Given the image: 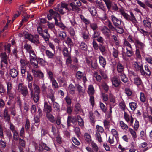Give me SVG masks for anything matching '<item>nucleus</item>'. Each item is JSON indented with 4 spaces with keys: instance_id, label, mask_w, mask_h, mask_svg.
Wrapping results in <instances>:
<instances>
[{
    "instance_id": "obj_1",
    "label": "nucleus",
    "mask_w": 152,
    "mask_h": 152,
    "mask_svg": "<svg viewBox=\"0 0 152 152\" xmlns=\"http://www.w3.org/2000/svg\"><path fill=\"white\" fill-rule=\"evenodd\" d=\"M21 63V72L22 76H25L27 68L28 67V62L25 59H21L20 61Z\"/></svg>"
},
{
    "instance_id": "obj_2",
    "label": "nucleus",
    "mask_w": 152,
    "mask_h": 152,
    "mask_svg": "<svg viewBox=\"0 0 152 152\" xmlns=\"http://www.w3.org/2000/svg\"><path fill=\"white\" fill-rule=\"evenodd\" d=\"M67 6V4L64 3H61L58 4L57 6L55 7V10L56 11L59 12L61 14H63L65 13L63 11L64 8H65L66 10H69Z\"/></svg>"
},
{
    "instance_id": "obj_3",
    "label": "nucleus",
    "mask_w": 152,
    "mask_h": 152,
    "mask_svg": "<svg viewBox=\"0 0 152 152\" xmlns=\"http://www.w3.org/2000/svg\"><path fill=\"white\" fill-rule=\"evenodd\" d=\"M18 90L24 96H26L28 93V90L26 86H24L22 83H20L18 86Z\"/></svg>"
},
{
    "instance_id": "obj_4",
    "label": "nucleus",
    "mask_w": 152,
    "mask_h": 152,
    "mask_svg": "<svg viewBox=\"0 0 152 152\" xmlns=\"http://www.w3.org/2000/svg\"><path fill=\"white\" fill-rule=\"evenodd\" d=\"M133 66L136 70L140 71L142 75H145V73L143 69L142 65L141 63L134 62L133 63Z\"/></svg>"
},
{
    "instance_id": "obj_5",
    "label": "nucleus",
    "mask_w": 152,
    "mask_h": 152,
    "mask_svg": "<svg viewBox=\"0 0 152 152\" xmlns=\"http://www.w3.org/2000/svg\"><path fill=\"white\" fill-rule=\"evenodd\" d=\"M111 19L114 25L116 27L120 26V25H121L122 23H123L121 19L118 18L113 15H111Z\"/></svg>"
},
{
    "instance_id": "obj_6",
    "label": "nucleus",
    "mask_w": 152,
    "mask_h": 152,
    "mask_svg": "<svg viewBox=\"0 0 152 152\" xmlns=\"http://www.w3.org/2000/svg\"><path fill=\"white\" fill-rule=\"evenodd\" d=\"M91 147H86V149L88 152H98L99 151V147L96 143H91Z\"/></svg>"
},
{
    "instance_id": "obj_7",
    "label": "nucleus",
    "mask_w": 152,
    "mask_h": 152,
    "mask_svg": "<svg viewBox=\"0 0 152 152\" xmlns=\"http://www.w3.org/2000/svg\"><path fill=\"white\" fill-rule=\"evenodd\" d=\"M1 67H7L8 64L7 57L5 53H1Z\"/></svg>"
},
{
    "instance_id": "obj_8",
    "label": "nucleus",
    "mask_w": 152,
    "mask_h": 152,
    "mask_svg": "<svg viewBox=\"0 0 152 152\" xmlns=\"http://www.w3.org/2000/svg\"><path fill=\"white\" fill-rule=\"evenodd\" d=\"M102 33L107 38H109L110 35V31L108 27L104 26L101 28Z\"/></svg>"
},
{
    "instance_id": "obj_9",
    "label": "nucleus",
    "mask_w": 152,
    "mask_h": 152,
    "mask_svg": "<svg viewBox=\"0 0 152 152\" xmlns=\"http://www.w3.org/2000/svg\"><path fill=\"white\" fill-rule=\"evenodd\" d=\"M32 72L34 76L35 77H38L39 78L43 79L44 77V74L40 70L36 71L33 69Z\"/></svg>"
},
{
    "instance_id": "obj_10",
    "label": "nucleus",
    "mask_w": 152,
    "mask_h": 152,
    "mask_svg": "<svg viewBox=\"0 0 152 152\" xmlns=\"http://www.w3.org/2000/svg\"><path fill=\"white\" fill-rule=\"evenodd\" d=\"M134 44L136 48L143 50L145 47V44L137 39H134Z\"/></svg>"
},
{
    "instance_id": "obj_11",
    "label": "nucleus",
    "mask_w": 152,
    "mask_h": 152,
    "mask_svg": "<svg viewBox=\"0 0 152 152\" xmlns=\"http://www.w3.org/2000/svg\"><path fill=\"white\" fill-rule=\"evenodd\" d=\"M124 116L125 120L127 122L130 123L131 125L133 124L134 121V119L131 116H130L126 112H124Z\"/></svg>"
},
{
    "instance_id": "obj_12",
    "label": "nucleus",
    "mask_w": 152,
    "mask_h": 152,
    "mask_svg": "<svg viewBox=\"0 0 152 152\" xmlns=\"http://www.w3.org/2000/svg\"><path fill=\"white\" fill-rule=\"evenodd\" d=\"M99 62L101 66L103 68H104L106 64V61L105 59L102 56H99L98 57Z\"/></svg>"
},
{
    "instance_id": "obj_13",
    "label": "nucleus",
    "mask_w": 152,
    "mask_h": 152,
    "mask_svg": "<svg viewBox=\"0 0 152 152\" xmlns=\"http://www.w3.org/2000/svg\"><path fill=\"white\" fill-rule=\"evenodd\" d=\"M113 85L115 87H118L120 84V80L115 76H114L111 79Z\"/></svg>"
},
{
    "instance_id": "obj_14",
    "label": "nucleus",
    "mask_w": 152,
    "mask_h": 152,
    "mask_svg": "<svg viewBox=\"0 0 152 152\" xmlns=\"http://www.w3.org/2000/svg\"><path fill=\"white\" fill-rule=\"evenodd\" d=\"M25 38L26 39H28L31 42L34 43L36 42V40L33 36L31 34H29L28 33L25 34Z\"/></svg>"
},
{
    "instance_id": "obj_15",
    "label": "nucleus",
    "mask_w": 152,
    "mask_h": 152,
    "mask_svg": "<svg viewBox=\"0 0 152 152\" xmlns=\"http://www.w3.org/2000/svg\"><path fill=\"white\" fill-rule=\"evenodd\" d=\"M77 117H71L68 116L67 118V124L68 125L69 124L72 123L73 124H75L77 123Z\"/></svg>"
},
{
    "instance_id": "obj_16",
    "label": "nucleus",
    "mask_w": 152,
    "mask_h": 152,
    "mask_svg": "<svg viewBox=\"0 0 152 152\" xmlns=\"http://www.w3.org/2000/svg\"><path fill=\"white\" fill-rule=\"evenodd\" d=\"M18 71L17 69L15 68H12L10 69V74L12 78L15 77L18 75Z\"/></svg>"
},
{
    "instance_id": "obj_17",
    "label": "nucleus",
    "mask_w": 152,
    "mask_h": 152,
    "mask_svg": "<svg viewBox=\"0 0 152 152\" xmlns=\"http://www.w3.org/2000/svg\"><path fill=\"white\" fill-rule=\"evenodd\" d=\"M117 68L118 74L124 72V66L121 64L120 63H118L117 64Z\"/></svg>"
},
{
    "instance_id": "obj_18",
    "label": "nucleus",
    "mask_w": 152,
    "mask_h": 152,
    "mask_svg": "<svg viewBox=\"0 0 152 152\" xmlns=\"http://www.w3.org/2000/svg\"><path fill=\"white\" fill-rule=\"evenodd\" d=\"M75 86L79 94H83L85 93V89L79 84H76Z\"/></svg>"
},
{
    "instance_id": "obj_19",
    "label": "nucleus",
    "mask_w": 152,
    "mask_h": 152,
    "mask_svg": "<svg viewBox=\"0 0 152 152\" xmlns=\"http://www.w3.org/2000/svg\"><path fill=\"white\" fill-rule=\"evenodd\" d=\"M45 54L47 57L49 58L52 59L54 58V53L48 50H45Z\"/></svg>"
},
{
    "instance_id": "obj_20",
    "label": "nucleus",
    "mask_w": 152,
    "mask_h": 152,
    "mask_svg": "<svg viewBox=\"0 0 152 152\" xmlns=\"http://www.w3.org/2000/svg\"><path fill=\"white\" fill-rule=\"evenodd\" d=\"M44 110L46 111L47 113H49L51 112L52 110L51 107L46 102H44Z\"/></svg>"
},
{
    "instance_id": "obj_21",
    "label": "nucleus",
    "mask_w": 152,
    "mask_h": 152,
    "mask_svg": "<svg viewBox=\"0 0 152 152\" xmlns=\"http://www.w3.org/2000/svg\"><path fill=\"white\" fill-rule=\"evenodd\" d=\"M63 55L64 57L69 56H71L70 51H69L67 48L66 47H64L63 49Z\"/></svg>"
},
{
    "instance_id": "obj_22",
    "label": "nucleus",
    "mask_w": 152,
    "mask_h": 152,
    "mask_svg": "<svg viewBox=\"0 0 152 152\" xmlns=\"http://www.w3.org/2000/svg\"><path fill=\"white\" fill-rule=\"evenodd\" d=\"M74 110L76 114H78L82 112V110L79 103L77 102L76 104Z\"/></svg>"
},
{
    "instance_id": "obj_23",
    "label": "nucleus",
    "mask_w": 152,
    "mask_h": 152,
    "mask_svg": "<svg viewBox=\"0 0 152 152\" xmlns=\"http://www.w3.org/2000/svg\"><path fill=\"white\" fill-rule=\"evenodd\" d=\"M55 23L56 25L58 26L63 30H65L66 28V27L62 23L58 22V20L55 18Z\"/></svg>"
},
{
    "instance_id": "obj_24",
    "label": "nucleus",
    "mask_w": 152,
    "mask_h": 152,
    "mask_svg": "<svg viewBox=\"0 0 152 152\" xmlns=\"http://www.w3.org/2000/svg\"><path fill=\"white\" fill-rule=\"evenodd\" d=\"M134 79V83L137 86L141 84L142 83L141 79L137 76H135Z\"/></svg>"
},
{
    "instance_id": "obj_25",
    "label": "nucleus",
    "mask_w": 152,
    "mask_h": 152,
    "mask_svg": "<svg viewBox=\"0 0 152 152\" xmlns=\"http://www.w3.org/2000/svg\"><path fill=\"white\" fill-rule=\"evenodd\" d=\"M130 16H129L127 20L132 21L133 23H135L137 22V20L136 19L133 13L130 12Z\"/></svg>"
},
{
    "instance_id": "obj_26",
    "label": "nucleus",
    "mask_w": 152,
    "mask_h": 152,
    "mask_svg": "<svg viewBox=\"0 0 152 152\" xmlns=\"http://www.w3.org/2000/svg\"><path fill=\"white\" fill-rule=\"evenodd\" d=\"M144 25L145 28H150L151 27V23L150 22L149 19L146 18L143 21Z\"/></svg>"
},
{
    "instance_id": "obj_27",
    "label": "nucleus",
    "mask_w": 152,
    "mask_h": 152,
    "mask_svg": "<svg viewBox=\"0 0 152 152\" xmlns=\"http://www.w3.org/2000/svg\"><path fill=\"white\" fill-rule=\"evenodd\" d=\"M88 9L91 14L92 16H94L96 15V12L95 8L94 7H88Z\"/></svg>"
},
{
    "instance_id": "obj_28",
    "label": "nucleus",
    "mask_w": 152,
    "mask_h": 152,
    "mask_svg": "<svg viewBox=\"0 0 152 152\" xmlns=\"http://www.w3.org/2000/svg\"><path fill=\"white\" fill-rule=\"evenodd\" d=\"M112 54L113 57L115 58H118V55L119 54V52L118 51L117 49L115 48H113L112 50Z\"/></svg>"
},
{
    "instance_id": "obj_29",
    "label": "nucleus",
    "mask_w": 152,
    "mask_h": 152,
    "mask_svg": "<svg viewBox=\"0 0 152 152\" xmlns=\"http://www.w3.org/2000/svg\"><path fill=\"white\" fill-rule=\"evenodd\" d=\"M88 93L89 96L93 95L94 93V90L92 85H90L88 86Z\"/></svg>"
},
{
    "instance_id": "obj_30",
    "label": "nucleus",
    "mask_w": 152,
    "mask_h": 152,
    "mask_svg": "<svg viewBox=\"0 0 152 152\" xmlns=\"http://www.w3.org/2000/svg\"><path fill=\"white\" fill-rule=\"evenodd\" d=\"M24 48L26 51L28 53L31 52L33 50L31 45L28 44H26L24 45Z\"/></svg>"
},
{
    "instance_id": "obj_31",
    "label": "nucleus",
    "mask_w": 152,
    "mask_h": 152,
    "mask_svg": "<svg viewBox=\"0 0 152 152\" xmlns=\"http://www.w3.org/2000/svg\"><path fill=\"white\" fill-rule=\"evenodd\" d=\"M75 87L72 84H70L68 86V90L70 94H73L75 93Z\"/></svg>"
},
{
    "instance_id": "obj_32",
    "label": "nucleus",
    "mask_w": 152,
    "mask_h": 152,
    "mask_svg": "<svg viewBox=\"0 0 152 152\" xmlns=\"http://www.w3.org/2000/svg\"><path fill=\"white\" fill-rule=\"evenodd\" d=\"M4 119L6 121L9 122L10 121V115L8 114V111L6 109L4 110Z\"/></svg>"
},
{
    "instance_id": "obj_33",
    "label": "nucleus",
    "mask_w": 152,
    "mask_h": 152,
    "mask_svg": "<svg viewBox=\"0 0 152 152\" xmlns=\"http://www.w3.org/2000/svg\"><path fill=\"white\" fill-rule=\"evenodd\" d=\"M54 11L53 10H49L48 13L47 14V18L48 20H51L53 17Z\"/></svg>"
},
{
    "instance_id": "obj_34",
    "label": "nucleus",
    "mask_w": 152,
    "mask_h": 152,
    "mask_svg": "<svg viewBox=\"0 0 152 152\" xmlns=\"http://www.w3.org/2000/svg\"><path fill=\"white\" fill-rule=\"evenodd\" d=\"M126 52L125 53L126 55L128 57H131L133 54V52L132 49L128 48H126Z\"/></svg>"
},
{
    "instance_id": "obj_35",
    "label": "nucleus",
    "mask_w": 152,
    "mask_h": 152,
    "mask_svg": "<svg viewBox=\"0 0 152 152\" xmlns=\"http://www.w3.org/2000/svg\"><path fill=\"white\" fill-rule=\"evenodd\" d=\"M120 125L121 127L123 130H126L128 128V125L122 121H120Z\"/></svg>"
},
{
    "instance_id": "obj_36",
    "label": "nucleus",
    "mask_w": 152,
    "mask_h": 152,
    "mask_svg": "<svg viewBox=\"0 0 152 152\" xmlns=\"http://www.w3.org/2000/svg\"><path fill=\"white\" fill-rule=\"evenodd\" d=\"M129 105L130 109L133 111L135 110L137 107V104L135 102H129Z\"/></svg>"
},
{
    "instance_id": "obj_37",
    "label": "nucleus",
    "mask_w": 152,
    "mask_h": 152,
    "mask_svg": "<svg viewBox=\"0 0 152 152\" xmlns=\"http://www.w3.org/2000/svg\"><path fill=\"white\" fill-rule=\"evenodd\" d=\"M39 93H35L34 94L33 92V95L32 96L31 95V98H32L35 102L37 103L39 99Z\"/></svg>"
},
{
    "instance_id": "obj_38",
    "label": "nucleus",
    "mask_w": 152,
    "mask_h": 152,
    "mask_svg": "<svg viewBox=\"0 0 152 152\" xmlns=\"http://www.w3.org/2000/svg\"><path fill=\"white\" fill-rule=\"evenodd\" d=\"M7 86V91L12 90L13 86L12 82L10 81L6 82Z\"/></svg>"
},
{
    "instance_id": "obj_39",
    "label": "nucleus",
    "mask_w": 152,
    "mask_h": 152,
    "mask_svg": "<svg viewBox=\"0 0 152 152\" xmlns=\"http://www.w3.org/2000/svg\"><path fill=\"white\" fill-rule=\"evenodd\" d=\"M140 136L139 138L145 140L146 139V135L145 132L143 130L141 131L140 132Z\"/></svg>"
},
{
    "instance_id": "obj_40",
    "label": "nucleus",
    "mask_w": 152,
    "mask_h": 152,
    "mask_svg": "<svg viewBox=\"0 0 152 152\" xmlns=\"http://www.w3.org/2000/svg\"><path fill=\"white\" fill-rule=\"evenodd\" d=\"M121 77V80L124 82L126 83L127 82L128 79L126 75L122 73L119 74Z\"/></svg>"
},
{
    "instance_id": "obj_41",
    "label": "nucleus",
    "mask_w": 152,
    "mask_h": 152,
    "mask_svg": "<svg viewBox=\"0 0 152 152\" xmlns=\"http://www.w3.org/2000/svg\"><path fill=\"white\" fill-rule=\"evenodd\" d=\"M82 37L85 40H88L89 39V33L86 31H83L81 34Z\"/></svg>"
},
{
    "instance_id": "obj_42",
    "label": "nucleus",
    "mask_w": 152,
    "mask_h": 152,
    "mask_svg": "<svg viewBox=\"0 0 152 152\" xmlns=\"http://www.w3.org/2000/svg\"><path fill=\"white\" fill-rule=\"evenodd\" d=\"M104 23L106 25H107L109 28L111 30H113L114 29V28L112 25L111 22L109 20H107V21L104 22Z\"/></svg>"
},
{
    "instance_id": "obj_43",
    "label": "nucleus",
    "mask_w": 152,
    "mask_h": 152,
    "mask_svg": "<svg viewBox=\"0 0 152 152\" xmlns=\"http://www.w3.org/2000/svg\"><path fill=\"white\" fill-rule=\"evenodd\" d=\"M30 61L31 65L34 67L37 68L38 67V60L36 59H30Z\"/></svg>"
},
{
    "instance_id": "obj_44",
    "label": "nucleus",
    "mask_w": 152,
    "mask_h": 152,
    "mask_svg": "<svg viewBox=\"0 0 152 152\" xmlns=\"http://www.w3.org/2000/svg\"><path fill=\"white\" fill-rule=\"evenodd\" d=\"M135 130H133V129L130 128L129 129V131L131 134L132 136L134 139H135L137 137V135Z\"/></svg>"
},
{
    "instance_id": "obj_45",
    "label": "nucleus",
    "mask_w": 152,
    "mask_h": 152,
    "mask_svg": "<svg viewBox=\"0 0 152 152\" xmlns=\"http://www.w3.org/2000/svg\"><path fill=\"white\" fill-rule=\"evenodd\" d=\"M119 12L124 18L127 20L129 15L127 13H125L123 9L120 10Z\"/></svg>"
},
{
    "instance_id": "obj_46",
    "label": "nucleus",
    "mask_w": 152,
    "mask_h": 152,
    "mask_svg": "<svg viewBox=\"0 0 152 152\" xmlns=\"http://www.w3.org/2000/svg\"><path fill=\"white\" fill-rule=\"evenodd\" d=\"M46 116L50 121L53 123L55 121L54 117L51 114L49 113H47Z\"/></svg>"
},
{
    "instance_id": "obj_47",
    "label": "nucleus",
    "mask_w": 152,
    "mask_h": 152,
    "mask_svg": "<svg viewBox=\"0 0 152 152\" xmlns=\"http://www.w3.org/2000/svg\"><path fill=\"white\" fill-rule=\"evenodd\" d=\"M85 139L87 142L91 141V138L90 135L88 133H85L84 134Z\"/></svg>"
},
{
    "instance_id": "obj_48",
    "label": "nucleus",
    "mask_w": 152,
    "mask_h": 152,
    "mask_svg": "<svg viewBox=\"0 0 152 152\" xmlns=\"http://www.w3.org/2000/svg\"><path fill=\"white\" fill-rule=\"evenodd\" d=\"M83 76V73L82 72L80 71H78L76 73L75 77L77 79H81Z\"/></svg>"
},
{
    "instance_id": "obj_49",
    "label": "nucleus",
    "mask_w": 152,
    "mask_h": 152,
    "mask_svg": "<svg viewBox=\"0 0 152 152\" xmlns=\"http://www.w3.org/2000/svg\"><path fill=\"white\" fill-rule=\"evenodd\" d=\"M123 45L125 47H126V48H128L132 49V48L131 44L128 42V41L126 39H124L123 42Z\"/></svg>"
},
{
    "instance_id": "obj_50",
    "label": "nucleus",
    "mask_w": 152,
    "mask_h": 152,
    "mask_svg": "<svg viewBox=\"0 0 152 152\" xmlns=\"http://www.w3.org/2000/svg\"><path fill=\"white\" fill-rule=\"evenodd\" d=\"M80 48L82 50H86L87 49V45L84 42H82L80 45Z\"/></svg>"
},
{
    "instance_id": "obj_51",
    "label": "nucleus",
    "mask_w": 152,
    "mask_h": 152,
    "mask_svg": "<svg viewBox=\"0 0 152 152\" xmlns=\"http://www.w3.org/2000/svg\"><path fill=\"white\" fill-rule=\"evenodd\" d=\"M77 118L79 125L80 126H84V121L83 119L80 116H77Z\"/></svg>"
},
{
    "instance_id": "obj_52",
    "label": "nucleus",
    "mask_w": 152,
    "mask_h": 152,
    "mask_svg": "<svg viewBox=\"0 0 152 152\" xmlns=\"http://www.w3.org/2000/svg\"><path fill=\"white\" fill-rule=\"evenodd\" d=\"M137 149V146L135 144L132 143L131 144V147L129 148V152H135Z\"/></svg>"
},
{
    "instance_id": "obj_53",
    "label": "nucleus",
    "mask_w": 152,
    "mask_h": 152,
    "mask_svg": "<svg viewBox=\"0 0 152 152\" xmlns=\"http://www.w3.org/2000/svg\"><path fill=\"white\" fill-rule=\"evenodd\" d=\"M66 36V34L64 32L60 31L59 33V37L61 40L64 39Z\"/></svg>"
},
{
    "instance_id": "obj_54",
    "label": "nucleus",
    "mask_w": 152,
    "mask_h": 152,
    "mask_svg": "<svg viewBox=\"0 0 152 152\" xmlns=\"http://www.w3.org/2000/svg\"><path fill=\"white\" fill-rule=\"evenodd\" d=\"M53 106L55 109L57 111L60 110V106L59 104L55 102H53Z\"/></svg>"
},
{
    "instance_id": "obj_55",
    "label": "nucleus",
    "mask_w": 152,
    "mask_h": 152,
    "mask_svg": "<svg viewBox=\"0 0 152 152\" xmlns=\"http://www.w3.org/2000/svg\"><path fill=\"white\" fill-rule=\"evenodd\" d=\"M70 5L72 8V10H76L77 11H79L80 10V8L76 6L74 2L70 3Z\"/></svg>"
},
{
    "instance_id": "obj_56",
    "label": "nucleus",
    "mask_w": 152,
    "mask_h": 152,
    "mask_svg": "<svg viewBox=\"0 0 152 152\" xmlns=\"http://www.w3.org/2000/svg\"><path fill=\"white\" fill-rule=\"evenodd\" d=\"M52 83V85L53 88L56 89L58 87V84L56 81L54 79L51 80Z\"/></svg>"
},
{
    "instance_id": "obj_57",
    "label": "nucleus",
    "mask_w": 152,
    "mask_h": 152,
    "mask_svg": "<svg viewBox=\"0 0 152 152\" xmlns=\"http://www.w3.org/2000/svg\"><path fill=\"white\" fill-rule=\"evenodd\" d=\"M38 63L41 66H44L46 64V62L42 58H39L37 59Z\"/></svg>"
},
{
    "instance_id": "obj_58",
    "label": "nucleus",
    "mask_w": 152,
    "mask_h": 152,
    "mask_svg": "<svg viewBox=\"0 0 152 152\" xmlns=\"http://www.w3.org/2000/svg\"><path fill=\"white\" fill-rule=\"evenodd\" d=\"M30 55V59H36V56L34 51L32 50L31 52L29 53Z\"/></svg>"
},
{
    "instance_id": "obj_59",
    "label": "nucleus",
    "mask_w": 152,
    "mask_h": 152,
    "mask_svg": "<svg viewBox=\"0 0 152 152\" xmlns=\"http://www.w3.org/2000/svg\"><path fill=\"white\" fill-rule=\"evenodd\" d=\"M99 18L102 21L103 23L104 22L107 21V20H108L107 15L105 13H104L103 15L102 16L99 17Z\"/></svg>"
},
{
    "instance_id": "obj_60",
    "label": "nucleus",
    "mask_w": 152,
    "mask_h": 152,
    "mask_svg": "<svg viewBox=\"0 0 152 152\" xmlns=\"http://www.w3.org/2000/svg\"><path fill=\"white\" fill-rule=\"evenodd\" d=\"M47 73L48 75V78L50 81L54 79L53 75V72L50 71H47Z\"/></svg>"
},
{
    "instance_id": "obj_61",
    "label": "nucleus",
    "mask_w": 152,
    "mask_h": 152,
    "mask_svg": "<svg viewBox=\"0 0 152 152\" xmlns=\"http://www.w3.org/2000/svg\"><path fill=\"white\" fill-rule=\"evenodd\" d=\"M90 28H92L94 31H96V30L98 26L96 23H91L90 25Z\"/></svg>"
},
{
    "instance_id": "obj_62",
    "label": "nucleus",
    "mask_w": 152,
    "mask_h": 152,
    "mask_svg": "<svg viewBox=\"0 0 152 152\" xmlns=\"http://www.w3.org/2000/svg\"><path fill=\"white\" fill-rule=\"evenodd\" d=\"M53 140V142H61V138L58 135L55 136Z\"/></svg>"
},
{
    "instance_id": "obj_63",
    "label": "nucleus",
    "mask_w": 152,
    "mask_h": 152,
    "mask_svg": "<svg viewBox=\"0 0 152 152\" xmlns=\"http://www.w3.org/2000/svg\"><path fill=\"white\" fill-rule=\"evenodd\" d=\"M33 85L35 90V93L39 94L40 92V90L39 86L34 83Z\"/></svg>"
},
{
    "instance_id": "obj_64",
    "label": "nucleus",
    "mask_w": 152,
    "mask_h": 152,
    "mask_svg": "<svg viewBox=\"0 0 152 152\" xmlns=\"http://www.w3.org/2000/svg\"><path fill=\"white\" fill-rule=\"evenodd\" d=\"M65 42L68 45V46L71 47L72 46L73 43L70 38L67 37L66 40Z\"/></svg>"
}]
</instances>
